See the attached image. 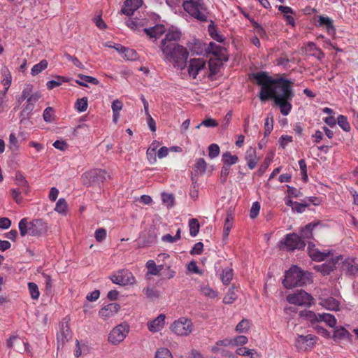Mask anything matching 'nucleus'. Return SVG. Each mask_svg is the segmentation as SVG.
Instances as JSON below:
<instances>
[{
    "label": "nucleus",
    "mask_w": 358,
    "mask_h": 358,
    "mask_svg": "<svg viewBox=\"0 0 358 358\" xmlns=\"http://www.w3.org/2000/svg\"><path fill=\"white\" fill-rule=\"evenodd\" d=\"M317 341V336L313 334L298 335L295 339V347L299 351H309L315 345Z\"/></svg>",
    "instance_id": "obj_13"
},
{
    "label": "nucleus",
    "mask_w": 358,
    "mask_h": 358,
    "mask_svg": "<svg viewBox=\"0 0 358 358\" xmlns=\"http://www.w3.org/2000/svg\"><path fill=\"white\" fill-rule=\"evenodd\" d=\"M12 82V76L8 69H5L4 78L2 80V84L5 87L4 93H6L9 89Z\"/></svg>",
    "instance_id": "obj_47"
},
{
    "label": "nucleus",
    "mask_w": 358,
    "mask_h": 358,
    "mask_svg": "<svg viewBox=\"0 0 358 358\" xmlns=\"http://www.w3.org/2000/svg\"><path fill=\"white\" fill-rule=\"evenodd\" d=\"M222 162L224 165L229 166V167L235 164L238 161V157L236 155H232L230 152L227 151L222 154Z\"/></svg>",
    "instance_id": "obj_32"
},
{
    "label": "nucleus",
    "mask_w": 358,
    "mask_h": 358,
    "mask_svg": "<svg viewBox=\"0 0 358 358\" xmlns=\"http://www.w3.org/2000/svg\"><path fill=\"white\" fill-rule=\"evenodd\" d=\"M111 281L117 285L125 286L135 283V278L129 270L122 269L112 274L110 277Z\"/></svg>",
    "instance_id": "obj_12"
},
{
    "label": "nucleus",
    "mask_w": 358,
    "mask_h": 358,
    "mask_svg": "<svg viewBox=\"0 0 358 358\" xmlns=\"http://www.w3.org/2000/svg\"><path fill=\"white\" fill-rule=\"evenodd\" d=\"M155 358H173L171 351L166 348H159L157 350Z\"/></svg>",
    "instance_id": "obj_41"
},
{
    "label": "nucleus",
    "mask_w": 358,
    "mask_h": 358,
    "mask_svg": "<svg viewBox=\"0 0 358 358\" xmlns=\"http://www.w3.org/2000/svg\"><path fill=\"white\" fill-rule=\"evenodd\" d=\"M169 329L173 334L178 336L187 337L194 331V325L190 319L180 317L173 321Z\"/></svg>",
    "instance_id": "obj_5"
},
{
    "label": "nucleus",
    "mask_w": 358,
    "mask_h": 358,
    "mask_svg": "<svg viewBox=\"0 0 358 358\" xmlns=\"http://www.w3.org/2000/svg\"><path fill=\"white\" fill-rule=\"evenodd\" d=\"M144 32L150 36V38H158L163 34L166 33V28L163 24H157L152 27L145 28Z\"/></svg>",
    "instance_id": "obj_22"
},
{
    "label": "nucleus",
    "mask_w": 358,
    "mask_h": 358,
    "mask_svg": "<svg viewBox=\"0 0 358 358\" xmlns=\"http://www.w3.org/2000/svg\"><path fill=\"white\" fill-rule=\"evenodd\" d=\"M71 338V332L67 322H61L59 324V330L57 334V348L61 346L69 341Z\"/></svg>",
    "instance_id": "obj_14"
},
{
    "label": "nucleus",
    "mask_w": 358,
    "mask_h": 358,
    "mask_svg": "<svg viewBox=\"0 0 358 358\" xmlns=\"http://www.w3.org/2000/svg\"><path fill=\"white\" fill-rule=\"evenodd\" d=\"M158 229L155 226L151 227L142 231L138 237V244L141 247H148L155 243L158 237Z\"/></svg>",
    "instance_id": "obj_11"
},
{
    "label": "nucleus",
    "mask_w": 358,
    "mask_h": 358,
    "mask_svg": "<svg viewBox=\"0 0 358 358\" xmlns=\"http://www.w3.org/2000/svg\"><path fill=\"white\" fill-rule=\"evenodd\" d=\"M320 304L324 308L329 310H339V301L331 297H321L320 299Z\"/></svg>",
    "instance_id": "obj_21"
},
{
    "label": "nucleus",
    "mask_w": 358,
    "mask_h": 358,
    "mask_svg": "<svg viewBox=\"0 0 358 358\" xmlns=\"http://www.w3.org/2000/svg\"><path fill=\"white\" fill-rule=\"evenodd\" d=\"M293 82L290 80L279 78H277L275 82V85H273V88L271 91V98L270 99H292L294 93L292 89V85Z\"/></svg>",
    "instance_id": "obj_4"
},
{
    "label": "nucleus",
    "mask_w": 358,
    "mask_h": 358,
    "mask_svg": "<svg viewBox=\"0 0 358 358\" xmlns=\"http://www.w3.org/2000/svg\"><path fill=\"white\" fill-rule=\"evenodd\" d=\"M34 108V104L27 103L25 106H24L23 109L21 111L20 115V117L21 118L20 121L22 122L24 120H29L31 116Z\"/></svg>",
    "instance_id": "obj_31"
},
{
    "label": "nucleus",
    "mask_w": 358,
    "mask_h": 358,
    "mask_svg": "<svg viewBox=\"0 0 358 358\" xmlns=\"http://www.w3.org/2000/svg\"><path fill=\"white\" fill-rule=\"evenodd\" d=\"M78 78H79L80 80H76V83L80 86L88 87L86 83H92L96 85L99 83V81L96 78L90 76L80 73L78 75Z\"/></svg>",
    "instance_id": "obj_28"
},
{
    "label": "nucleus",
    "mask_w": 358,
    "mask_h": 358,
    "mask_svg": "<svg viewBox=\"0 0 358 358\" xmlns=\"http://www.w3.org/2000/svg\"><path fill=\"white\" fill-rule=\"evenodd\" d=\"M120 308V305L117 303H109L101 308L99 311V315L102 320L106 321L115 316L119 311Z\"/></svg>",
    "instance_id": "obj_15"
},
{
    "label": "nucleus",
    "mask_w": 358,
    "mask_h": 358,
    "mask_svg": "<svg viewBox=\"0 0 358 358\" xmlns=\"http://www.w3.org/2000/svg\"><path fill=\"white\" fill-rule=\"evenodd\" d=\"M220 62L216 60L210 59L208 62L209 70L210 71V75H215L217 73L220 69Z\"/></svg>",
    "instance_id": "obj_56"
},
{
    "label": "nucleus",
    "mask_w": 358,
    "mask_h": 358,
    "mask_svg": "<svg viewBox=\"0 0 358 358\" xmlns=\"http://www.w3.org/2000/svg\"><path fill=\"white\" fill-rule=\"evenodd\" d=\"M252 323L248 319H243L240 322L238 323L235 328V331L240 334L248 333L251 327Z\"/></svg>",
    "instance_id": "obj_29"
},
{
    "label": "nucleus",
    "mask_w": 358,
    "mask_h": 358,
    "mask_svg": "<svg viewBox=\"0 0 358 358\" xmlns=\"http://www.w3.org/2000/svg\"><path fill=\"white\" fill-rule=\"evenodd\" d=\"M348 336V332L344 328H339L334 331V338L335 340L345 338Z\"/></svg>",
    "instance_id": "obj_60"
},
{
    "label": "nucleus",
    "mask_w": 358,
    "mask_h": 358,
    "mask_svg": "<svg viewBox=\"0 0 358 358\" xmlns=\"http://www.w3.org/2000/svg\"><path fill=\"white\" fill-rule=\"evenodd\" d=\"M57 80H52L46 83L47 87L49 90H52L55 87H59L62 85V82H67L68 78L65 77L57 76Z\"/></svg>",
    "instance_id": "obj_45"
},
{
    "label": "nucleus",
    "mask_w": 358,
    "mask_h": 358,
    "mask_svg": "<svg viewBox=\"0 0 358 358\" xmlns=\"http://www.w3.org/2000/svg\"><path fill=\"white\" fill-rule=\"evenodd\" d=\"M191 52L195 55H201L203 51V45L199 41H196L194 46L190 48Z\"/></svg>",
    "instance_id": "obj_62"
},
{
    "label": "nucleus",
    "mask_w": 358,
    "mask_h": 358,
    "mask_svg": "<svg viewBox=\"0 0 358 358\" xmlns=\"http://www.w3.org/2000/svg\"><path fill=\"white\" fill-rule=\"evenodd\" d=\"M83 183L85 186H91L94 184L103 182L110 178V176L103 169H92L84 173L81 176Z\"/></svg>",
    "instance_id": "obj_7"
},
{
    "label": "nucleus",
    "mask_w": 358,
    "mask_h": 358,
    "mask_svg": "<svg viewBox=\"0 0 358 358\" xmlns=\"http://www.w3.org/2000/svg\"><path fill=\"white\" fill-rule=\"evenodd\" d=\"M48 63L47 60L43 59L39 63L35 64L31 69V75L35 76L39 74L42 71L48 67Z\"/></svg>",
    "instance_id": "obj_37"
},
{
    "label": "nucleus",
    "mask_w": 358,
    "mask_h": 358,
    "mask_svg": "<svg viewBox=\"0 0 358 358\" xmlns=\"http://www.w3.org/2000/svg\"><path fill=\"white\" fill-rule=\"evenodd\" d=\"M206 67V62L203 59H192L189 61L188 66V73L193 78H196V76L202 69Z\"/></svg>",
    "instance_id": "obj_17"
},
{
    "label": "nucleus",
    "mask_w": 358,
    "mask_h": 358,
    "mask_svg": "<svg viewBox=\"0 0 358 358\" xmlns=\"http://www.w3.org/2000/svg\"><path fill=\"white\" fill-rule=\"evenodd\" d=\"M233 271L231 268H226L223 271L221 279L224 285H229L233 278Z\"/></svg>",
    "instance_id": "obj_44"
},
{
    "label": "nucleus",
    "mask_w": 358,
    "mask_h": 358,
    "mask_svg": "<svg viewBox=\"0 0 358 358\" xmlns=\"http://www.w3.org/2000/svg\"><path fill=\"white\" fill-rule=\"evenodd\" d=\"M166 316L164 314H160L153 320L147 322L148 330L152 333H157L162 331L165 325Z\"/></svg>",
    "instance_id": "obj_16"
},
{
    "label": "nucleus",
    "mask_w": 358,
    "mask_h": 358,
    "mask_svg": "<svg viewBox=\"0 0 358 358\" xmlns=\"http://www.w3.org/2000/svg\"><path fill=\"white\" fill-rule=\"evenodd\" d=\"M88 101L87 97L78 99L76 103L75 107L79 112H84L87 109Z\"/></svg>",
    "instance_id": "obj_43"
},
{
    "label": "nucleus",
    "mask_w": 358,
    "mask_h": 358,
    "mask_svg": "<svg viewBox=\"0 0 358 358\" xmlns=\"http://www.w3.org/2000/svg\"><path fill=\"white\" fill-rule=\"evenodd\" d=\"M308 251L310 257L316 262H321L324 260L329 255L330 252H321L317 248H315L313 244L309 243L308 246Z\"/></svg>",
    "instance_id": "obj_19"
},
{
    "label": "nucleus",
    "mask_w": 358,
    "mask_h": 358,
    "mask_svg": "<svg viewBox=\"0 0 358 358\" xmlns=\"http://www.w3.org/2000/svg\"><path fill=\"white\" fill-rule=\"evenodd\" d=\"M252 79L256 80L257 85L262 86L259 95L261 101H265L271 98V91L275 85L276 79L272 78L265 71L253 73Z\"/></svg>",
    "instance_id": "obj_3"
},
{
    "label": "nucleus",
    "mask_w": 358,
    "mask_h": 358,
    "mask_svg": "<svg viewBox=\"0 0 358 358\" xmlns=\"http://www.w3.org/2000/svg\"><path fill=\"white\" fill-rule=\"evenodd\" d=\"M310 273L303 272L298 266H293L285 272L282 283L288 289L303 286L310 281Z\"/></svg>",
    "instance_id": "obj_2"
},
{
    "label": "nucleus",
    "mask_w": 358,
    "mask_h": 358,
    "mask_svg": "<svg viewBox=\"0 0 358 358\" xmlns=\"http://www.w3.org/2000/svg\"><path fill=\"white\" fill-rule=\"evenodd\" d=\"M287 192L289 196L298 198V197H301L303 196V194L300 191V189H296L294 187H291L289 185H287Z\"/></svg>",
    "instance_id": "obj_64"
},
{
    "label": "nucleus",
    "mask_w": 358,
    "mask_h": 358,
    "mask_svg": "<svg viewBox=\"0 0 358 358\" xmlns=\"http://www.w3.org/2000/svg\"><path fill=\"white\" fill-rule=\"evenodd\" d=\"M275 105L278 106L280 110V113L283 115H287L289 112L291 111V109L292 108V106L290 103V101L292 99H280L277 98L273 99Z\"/></svg>",
    "instance_id": "obj_24"
},
{
    "label": "nucleus",
    "mask_w": 358,
    "mask_h": 358,
    "mask_svg": "<svg viewBox=\"0 0 358 358\" xmlns=\"http://www.w3.org/2000/svg\"><path fill=\"white\" fill-rule=\"evenodd\" d=\"M194 168L195 171L200 172L201 173H204L206 171V162H205L204 159H198L194 165Z\"/></svg>",
    "instance_id": "obj_51"
},
{
    "label": "nucleus",
    "mask_w": 358,
    "mask_h": 358,
    "mask_svg": "<svg viewBox=\"0 0 358 358\" xmlns=\"http://www.w3.org/2000/svg\"><path fill=\"white\" fill-rule=\"evenodd\" d=\"M208 32L210 36L217 42H222L224 38L222 36L217 32L216 27L213 22L208 25Z\"/></svg>",
    "instance_id": "obj_39"
},
{
    "label": "nucleus",
    "mask_w": 358,
    "mask_h": 358,
    "mask_svg": "<svg viewBox=\"0 0 358 358\" xmlns=\"http://www.w3.org/2000/svg\"><path fill=\"white\" fill-rule=\"evenodd\" d=\"M320 322H325L330 327H334L336 324V320L334 315L329 313H322L320 316Z\"/></svg>",
    "instance_id": "obj_35"
},
{
    "label": "nucleus",
    "mask_w": 358,
    "mask_h": 358,
    "mask_svg": "<svg viewBox=\"0 0 358 358\" xmlns=\"http://www.w3.org/2000/svg\"><path fill=\"white\" fill-rule=\"evenodd\" d=\"M162 200L167 207L172 206L174 203V197L172 194L162 193Z\"/></svg>",
    "instance_id": "obj_55"
},
{
    "label": "nucleus",
    "mask_w": 358,
    "mask_h": 358,
    "mask_svg": "<svg viewBox=\"0 0 358 358\" xmlns=\"http://www.w3.org/2000/svg\"><path fill=\"white\" fill-rule=\"evenodd\" d=\"M237 299V294L235 292V287H232L229 288L227 294L223 298V302L225 304H231L233 303Z\"/></svg>",
    "instance_id": "obj_34"
},
{
    "label": "nucleus",
    "mask_w": 358,
    "mask_h": 358,
    "mask_svg": "<svg viewBox=\"0 0 358 358\" xmlns=\"http://www.w3.org/2000/svg\"><path fill=\"white\" fill-rule=\"evenodd\" d=\"M129 332V326L126 322L121 323L115 326L110 331L108 337V343L117 345L122 343Z\"/></svg>",
    "instance_id": "obj_8"
},
{
    "label": "nucleus",
    "mask_w": 358,
    "mask_h": 358,
    "mask_svg": "<svg viewBox=\"0 0 358 358\" xmlns=\"http://www.w3.org/2000/svg\"><path fill=\"white\" fill-rule=\"evenodd\" d=\"M229 172L230 167L224 164L220 173V182L222 184H224L226 182Z\"/></svg>",
    "instance_id": "obj_63"
},
{
    "label": "nucleus",
    "mask_w": 358,
    "mask_h": 358,
    "mask_svg": "<svg viewBox=\"0 0 358 358\" xmlns=\"http://www.w3.org/2000/svg\"><path fill=\"white\" fill-rule=\"evenodd\" d=\"M280 247L282 250H299L305 247V243L299 236L292 234L287 235L285 238L280 242Z\"/></svg>",
    "instance_id": "obj_10"
},
{
    "label": "nucleus",
    "mask_w": 358,
    "mask_h": 358,
    "mask_svg": "<svg viewBox=\"0 0 358 358\" xmlns=\"http://www.w3.org/2000/svg\"><path fill=\"white\" fill-rule=\"evenodd\" d=\"M11 195L13 199L17 203H20L22 201V196H21L22 192H24L22 189H11Z\"/></svg>",
    "instance_id": "obj_61"
},
{
    "label": "nucleus",
    "mask_w": 358,
    "mask_h": 358,
    "mask_svg": "<svg viewBox=\"0 0 358 358\" xmlns=\"http://www.w3.org/2000/svg\"><path fill=\"white\" fill-rule=\"evenodd\" d=\"M301 316L304 317L306 320L311 323L320 322V316L321 314H316L315 313L310 310L302 311L300 313Z\"/></svg>",
    "instance_id": "obj_33"
},
{
    "label": "nucleus",
    "mask_w": 358,
    "mask_h": 358,
    "mask_svg": "<svg viewBox=\"0 0 358 358\" xmlns=\"http://www.w3.org/2000/svg\"><path fill=\"white\" fill-rule=\"evenodd\" d=\"M338 259H339L338 257L331 258L329 261H328L322 264L315 266V268L317 271H320V273H322V275H329L330 273V272L332 271L335 268L336 264L338 262Z\"/></svg>",
    "instance_id": "obj_20"
},
{
    "label": "nucleus",
    "mask_w": 358,
    "mask_h": 358,
    "mask_svg": "<svg viewBox=\"0 0 358 358\" xmlns=\"http://www.w3.org/2000/svg\"><path fill=\"white\" fill-rule=\"evenodd\" d=\"M182 33L178 29H169L161 41L159 46L162 52V59L173 64L174 67L184 69L189 57L187 49L178 43Z\"/></svg>",
    "instance_id": "obj_1"
},
{
    "label": "nucleus",
    "mask_w": 358,
    "mask_h": 358,
    "mask_svg": "<svg viewBox=\"0 0 358 358\" xmlns=\"http://www.w3.org/2000/svg\"><path fill=\"white\" fill-rule=\"evenodd\" d=\"M53 108L52 107L46 108L43 111V120L46 122H52L55 120L53 115Z\"/></svg>",
    "instance_id": "obj_52"
},
{
    "label": "nucleus",
    "mask_w": 358,
    "mask_h": 358,
    "mask_svg": "<svg viewBox=\"0 0 358 358\" xmlns=\"http://www.w3.org/2000/svg\"><path fill=\"white\" fill-rule=\"evenodd\" d=\"M28 289L30 294V296L32 299H38L40 296V292L38 289V285L34 282H29L28 283Z\"/></svg>",
    "instance_id": "obj_42"
},
{
    "label": "nucleus",
    "mask_w": 358,
    "mask_h": 358,
    "mask_svg": "<svg viewBox=\"0 0 358 358\" xmlns=\"http://www.w3.org/2000/svg\"><path fill=\"white\" fill-rule=\"evenodd\" d=\"M286 299L289 303L296 306H310L313 299L311 295L302 289L288 294Z\"/></svg>",
    "instance_id": "obj_9"
},
{
    "label": "nucleus",
    "mask_w": 358,
    "mask_h": 358,
    "mask_svg": "<svg viewBox=\"0 0 358 358\" xmlns=\"http://www.w3.org/2000/svg\"><path fill=\"white\" fill-rule=\"evenodd\" d=\"M143 0H126L121 12L127 15H132L135 10L141 7Z\"/></svg>",
    "instance_id": "obj_18"
},
{
    "label": "nucleus",
    "mask_w": 358,
    "mask_h": 358,
    "mask_svg": "<svg viewBox=\"0 0 358 358\" xmlns=\"http://www.w3.org/2000/svg\"><path fill=\"white\" fill-rule=\"evenodd\" d=\"M145 267L148 270L146 276L149 275H159V270L157 268V264L154 260L150 259L145 264Z\"/></svg>",
    "instance_id": "obj_36"
},
{
    "label": "nucleus",
    "mask_w": 358,
    "mask_h": 358,
    "mask_svg": "<svg viewBox=\"0 0 358 358\" xmlns=\"http://www.w3.org/2000/svg\"><path fill=\"white\" fill-rule=\"evenodd\" d=\"M205 50L208 53H212L216 56H218L222 50V48L216 45L214 42H210L208 47L205 48Z\"/></svg>",
    "instance_id": "obj_49"
},
{
    "label": "nucleus",
    "mask_w": 358,
    "mask_h": 358,
    "mask_svg": "<svg viewBox=\"0 0 358 358\" xmlns=\"http://www.w3.org/2000/svg\"><path fill=\"white\" fill-rule=\"evenodd\" d=\"M245 160L250 169H253L257 166L258 159L256 155V150L253 148H250L247 150L245 155Z\"/></svg>",
    "instance_id": "obj_26"
},
{
    "label": "nucleus",
    "mask_w": 358,
    "mask_h": 358,
    "mask_svg": "<svg viewBox=\"0 0 358 358\" xmlns=\"http://www.w3.org/2000/svg\"><path fill=\"white\" fill-rule=\"evenodd\" d=\"M272 161V157L266 156L264 159V162L261 164L260 167L257 171V174L262 176L269 166Z\"/></svg>",
    "instance_id": "obj_53"
},
{
    "label": "nucleus",
    "mask_w": 358,
    "mask_h": 358,
    "mask_svg": "<svg viewBox=\"0 0 358 358\" xmlns=\"http://www.w3.org/2000/svg\"><path fill=\"white\" fill-rule=\"evenodd\" d=\"M15 182L19 187L20 189H22L24 193H27L29 191V184L24 176L20 171H17L15 176Z\"/></svg>",
    "instance_id": "obj_27"
},
{
    "label": "nucleus",
    "mask_w": 358,
    "mask_h": 358,
    "mask_svg": "<svg viewBox=\"0 0 358 358\" xmlns=\"http://www.w3.org/2000/svg\"><path fill=\"white\" fill-rule=\"evenodd\" d=\"M182 6L194 17L201 21H207L206 8L202 0L185 1Z\"/></svg>",
    "instance_id": "obj_6"
},
{
    "label": "nucleus",
    "mask_w": 358,
    "mask_h": 358,
    "mask_svg": "<svg viewBox=\"0 0 358 358\" xmlns=\"http://www.w3.org/2000/svg\"><path fill=\"white\" fill-rule=\"evenodd\" d=\"M147 158L150 164H154L157 161L156 157V147L152 148L150 147L146 152Z\"/></svg>",
    "instance_id": "obj_59"
},
{
    "label": "nucleus",
    "mask_w": 358,
    "mask_h": 358,
    "mask_svg": "<svg viewBox=\"0 0 358 358\" xmlns=\"http://www.w3.org/2000/svg\"><path fill=\"white\" fill-rule=\"evenodd\" d=\"M236 353L238 355L241 356H248L250 358H255L253 357L254 354L256 353L255 350L253 349H248L246 348H239L236 350Z\"/></svg>",
    "instance_id": "obj_50"
},
{
    "label": "nucleus",
    "mask_w": 358,
    "mask_h": 358,
    "mask_svg": "<svg viewBox=\"0 0 358 358\" xmlns=\"http://www.w3.org/2000/svg\"><path fill=\"white\" fill-rule=\"evenodd\" d=\"M233 347L234 346H242L248 343V338L245 336L241 335L237 336L231 338Z\"/></svg>",
    "instance_id": "obj_48"
},
{
    "label": "nucleus",
    "mask_w": 358,
    "mask_h": 358,
    "mask_svg": "<svg viewBox=\"0 0 358 358\" xmlns=\"http://www.w3.org/2000/svg\"><path fill=\"white\" fill-rule=\"evenodd\" d=\"M181 230L178 229L175 235L166 234L162 236V241L166 243H174L179 241L181 238Z\"/></svg>",
    "instance_id": "obj_30"
},
{
    "label": "nucleus",
    "mask_w": 358,
    "mask_h": 358,
    "mask_svg": "<svg viewBox=\"0 0 358 358\" xmlns=\"http://www.w3.org/2000/svg\"><path fill=\"white\" fill-rule=\"evenodd\" d=\"M315 225H305L301 230V238L310 239L313 237V230Z\"/></svg>",
    "instance_id": "obj_40"
},
{
    "label": "nucleus",
    "mask_w": 358,
    "mask_h": 358,
    "mask_svg": "<svg viewBox=\"0 0 358 358\" xmlns=\"http://www.w3.org/2000/svg\"><path fill=\"white\" fill-rule=\"evenodd\" d=\"M67 208V203L64 199H59L55 206V210L59 213H64Z\"/></svg>",
    "instance_id": "obj_57"
},
{
    "label": "nucleus",
    "mask_w": 358,
    "mask_h": 358,
    "mask_svg": "<svg viewBox=\"0 0 358 358\" xmlns=\"http://www.w3.org/2000/svg\"><path fill=\"white\" fill-rule=\"evenodd\" d=\"M124 54L128 60L135 61L138 59V54L134 49L125 48Z\"/></svg>",
    "instance_id": "obj_58"
},
{
    "label": "nucleus",
    "mask_w": 358,
    "mask_h": 358,
    "mask_svg": "<svg viewBox=\"0 0 358 358\" xmlns=\"http://www.w3.org/2000/svg\"><path fill=\"white\" fill-rule=\"evenodd\" d=\"M201 293L208 298L214 299L217 296V292L210 287L208 285H203L200 287Z\"/></svg>",
    "instance_id": "obj_38"
},
{
    "label": "nucleus",
    "mask_w": 358,
    "mask_h": 358,
    "mask_svg": "<svg viewBox=\"0 0 358 358\" xmlns=\"http://www.w3.org/2000/svg\"><path fill=\"white\" fill-rule=\"evenodd\" d=\"M220 154V147L217 144L213 143L208 147V156L211 159L217 157Z\"/></svg>",
    "instance_id": "obj_54"
},
{
    "label": "nucleus",
    "mask_w": 358,
    "mask_h": 358,
    "mask_svg": "<svg viewBox=\"0 0 358 358\" xmlns=\"http://www.w3.org/2000/svg\"><path fill=\"white\" fill-rule=\"evenodd\" d=\"M40 225H19L21 236L25 235L38 236L41 234V231L38 229Z\"/></svg>",
    "instance_id": "obj_25"
},
{
    "label": "nucleus",
    "mask_w": 358,
    "mask_h": 358,
    "mask_svg": "<svg viewBox=\"0 0 358 358\" xmlns=\"http://www.w3.org/2000/svg\"><path fill=\"white\" fill-rule=\"evenodd\" d=\"M316 25L324 27L329 34L335 33L336 29L333 24V20L328 17L320 15Z\"/></svg>",
    "instance_id": "obj_23"
},
{
    "label": "nucleus",
    "mask_w": 358,
    "mask_h": 358,
    "mask_svg": "<svg viewBox=\"0 0 358 358\" xmlns=\"http://www.w3.org/2000/svg\"><path fill=\"white\" fill-rule=\"evenodd\" d=\"M338 124L345 131H349L351 129L350 125L348 121V118L342 115H340L338 118Z\"/></svg>",
    "instance_id": "obj_46"
}]
</instances>
